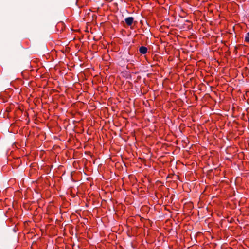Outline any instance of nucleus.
Instances as JSON below:
<instances>
[{
    "mask_svg": "<svg viewBox=\"0 0 249 249\" xmlns=\"http://www.w3.org/2000/svg\"><path fill=\"white\" fill-rule=\"evenodd\" d=\"M133 21L134 18L132 17H127L125 18V22L128 26L131 25Z\"/></svg>",
    "mask_w": 249,
    "mask_h": 249,
    "instance_id": "nucleus-1",
    "label": "nucleus"
},
{
    "mask_svg": "<svg viewBox=\"0 0 249 249\" xmlns=\"http://www.w3.org/2000/svg\"><path fill=\"white\" fill-rule=\"evenodd\" d=\"M139 52L142 54H145L147 52V48L145 46H141L139 48Z\"/></svg>",
    "mask_w": 249,
    "mask_h": 249,
    "instance_id": "nucleus-2",
    "label": "nucleus"
},
{
    "mask_svg": "<svg viewBox=\"0 0 249 249\" xmlns=\"http://www.w3.org/2000/svg\"><path fill=\"white\" fill-rule=\"evenodd\" d=\"M245 40L246 41V42H249V32H248L246 36H245Z\"/></svg>",
    "mask_w": 249,
    "mask_h": 249,
    "instance_id": "nucleus-3",
    "label": "nucleus"
}]
</instances>
